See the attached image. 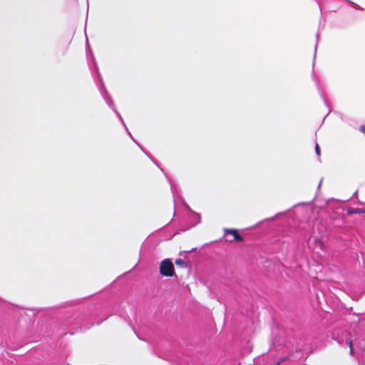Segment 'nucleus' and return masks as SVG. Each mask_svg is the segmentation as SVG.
<instances>
[{"mask_svg": "<svg viewBox=\"0 0 365 365\" xmlns=\"http://www.w3.org/2000/svg\"><path fill=\"white\" fill-rule=\"evenodd\" d=\"M96 72H97V74H98V76L99 78V80H100V82H101V86L99 87V91L101 92V94L103 97V98L104 99V101L106 102L107 105L110 107L112 108V110L117 114V115L118 116V118H120V121L122 122V123L123 124L126 131L128 132V135L130 136V138L133 139V140L138 145V147L141 149V150H143L145 155L147 156H148L152 160L153 159L150 158V156L149 155L148 153H147L144 150L143 148L137 143L135 141V140L133 139L131 133H130V131L128 130V128H127L125 123H124V120L122 118L120 114L118 113V111L116 109V107L115 106V104L111 98V97L110 96L109 93H108V91H106V88H105V86L103 84V79H102V77L101 76L99 72H98V68L96 67Z\"/></svg>", "mask_w": 365, "mask_h": 365, "instance_id": "obj_1", "label": "nucleus"}, {"mask_svg": "<svg viewBox=\"0 0 365 365\" xmlns=\"http://www.w3.org/2000/svg\"><path fill=\"white\" fill-rule=\"evenodd\" d=\"M160 273L165 277H173L174 265L170 259H163L160 265Z\"/></svg>", "mask_w": 365, "mask_h": 365, "instance_id": "obj_2", "label": "nucleus"}, {"mask_svg": "<svg viewBox=\"0 0 365 365\" xmlns=\"http://www.w3.org/2000/svg\"><path fill=\"white\" fill-rule=\"evenodd\" d=\"M225 236L227 235H232V239H227L226 240L229 242H232L234 241L242 242L244 241V237L238 234L237 230L236 229H224Z\"/></svg>", "mask_w": 365, "mask_h": 365, "instance_id": "obj_3", "label": "nucleus"}, {"mask_svg": "<svg viewBox=\"0 0 365 365\" xmlns=\"http://www.w3.org/2000/svg\"><path fill=\"white\" fill-rule=\"evenodd\" d=\"M317 90L322 97V98L323 99L324 103L327 106V100H326V97H325V95H324V93L322 90V86H320L319 81L317 80Z\"/></svg>", "mask_w": 365, "mask_h": 365, "instance_id": "obj_4", "label": "nucleus"}, {"mask_svg": "<svg viewBox=\"0 0 365 365\" xmlns=\"http://www.w3.org/2000/svg\"><path fill=\"white\" fill-rule=\"evenodd\" d=\"M175 262L177 266H179L180 267H185L186 266V263L182 259H175Z\"/></svg>", "mask_w": 365, "mask_h": 365, "instance_id": "obj_5", "label": "nucleus"}, {"mask_svg": "<svg viewBox=\"0 0 365 365\" xmlns=\"http://www.w3.org/2000/svg\"><path fill=\"white\" fill-rule=\"evenodd\" d=\"M362 212H363V211L359 208H353L348 211L349 214H360Z\"/></svg>", "mask_w": 365, "mask_h": 365, "instance_id": "obj_6", "label": "nucleus"}, {"mask_svg": "<svg viewBox=\"0 0 365 365\" xmlns=\"http://www.w3.org/2000/svg\"><path fill=\"white\" fill-rule=\"evenodd\" d=\"M348 1L354 6V7L355 8V9H356V10H363V9H363L361 6H360L359 5H358V4H356L354 3V2H352V1Z\"/></svg>", "mask_w": 365, "mask_h": 365, "instance_id": "obj_7", "label": "nucleus"}, {"mask_svg": "<svg viewBox=\"0 0 365 365\" xmlns=\"http://www.w3.org/2000/svg\"><path fill=\"white\" fill-rule=\"evenodd\" d=\"M315 152L318 155H320V148L317 143H316V145H315Z\"/></svg>", "mask_w": 365, "mask_h": 365, "instance_id": "obj_8", "label": "nucleus"}, {"mask_svg": "<svg viewBox=\"0 0 365 365\" xmlns=\"http://www.w3.org/2000/svg\"><path fill=\"white\" fill-rule=\"evenodd\" d=\"M90 327H91V326H86V325H85V326H83V325H81V326L79 327V329H80V330H81V331H84V330H86V329H89V328H90Z\"/></svg>", "mask_w": 365, "mask_h": 365, "instance_id": "obj_9", "label": "nucleus"}, {"mask_svg": "<svg viewBox=\"0 0 365 365\" xmlns=\"http://www.w3.org/2000/svg\"><path fill=\"white\" fill-rule=\"evenodd\" d=\"M166 178L168 179V180L170 182V187H171V190H172V192H174V186L172 184L171 181H170V179L169 178L168 176L166 175Z\"/></svg>", "mask_w": 365, "mask_h": 365, "instance_id": "obj_10", "label": "nucleus"}, {"mask_svg": "<svg viewBox=\"0 0 365 365\" xmlns=\"http://www.w3.org/2000/svg\"><path fill=\"white\" fill-rule=\"evenodd\" d=\"M349 346L350 348V352L352 353L353 352V345H352V341L351 340L349 341Z\"/></svg>", "mask_w": 365, "mask_h": 365, "instance_id": "obj_11", "label": "nucleus"}, {"mask_svg": "<svg viewBox=\"0 0 365 365\" xmlns=\"http://www.w3.org/2000/svg\"><path fill=\"white\" fill-rule=\"evenodd\" d=\"M359 130L365 135V125L360 126Z\"/></svg>", "mask_w": 365, "mask_h": 365, "instance_id": "obj_12", "label": "nucleus"}, {"mask_svg": "<svg viewBox=\"0 0 365 365\" xmlns=\"http://www.w3.org/2000/svg\"><path fill=\"white\" fill-rule=\"evenodd\" d=\"M356 195H357V190L355 191L354 193L353 194V197H355Z\"/></svg>", "mask_w": 365, "mask_h": 365, "instance_id": "obj_13", "label": "nucleus"}]
</instances>
